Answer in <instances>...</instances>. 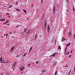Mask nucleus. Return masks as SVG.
<instances>
[{
  "mask_svg": "<svg viewBox=\"0 0 75 75\" xmlns=\"http://www.w3.org/2000/svg\"><path fill=\"white\" fill-rule=\"evenodd\" d=\"M9 22V21H6V22L5 23H4L3 24L4 25V24H7V23H8Z\"/></svg>",
  "mask_w": 75,
  "mask_h": 75,
  "instance_id": "9",
  "label": "nucleus"
},
{
  "mask_svg": "<svg viewBox=\"0 0 75 75\" xmlns=\"http://www.w3.org/2000/svg\"><path fill=\"white\" fill-rule=\"evenodd\" d=\"M32 47H30V49L29 51V53H30V52H31V50H32Z\"/></svg>",
  "mask_w": 75,
  "mask_h": 75,
  "instance_id": "12",
  "label": "nucleus"
},
{
  "mask_svg": "<svg viewBox=\"0 0 75 75\" xmlns=\"http://www.w3.org/2000/svg\"><path fill=\"white\" fill-rule=\"evenodd\" d=\"M12 51L13 50H12L11 49V52H12Z\"/></svg>",
  "mask_w": 75,
  "mask_h": 75,
  "instance_id": "46",
  "label": "nucleus"
},
{
  "mask_svg": "<svg viewBox=\"0 0 75 75\" xmlns=\"http://www.w3.org/2000/svg\"><path fill=\"white\" fill-rule=\"evenodd\" d=\"M8 25H9V24H8Z\"/></svg>",
  "mask_w": 75,
  "mask_h": 75,
  "instance_id": "53",
  "label": "nucleus"
},
{
  "mask_svg": "<svg viewBox=\"0 0 75 75\" xmlns=\"http://www.w3.org/2000/svg\"><path fill=\"white\" fill-rule=\"evenodd\" d=\"M7 35H8V34H6L4 35V38H7Z\"/></svg>",
  "mask_w": 75,
  "mask_h": 75,
  "instance_id": "5",
  "label": "nucleus"
},
{
  "mask_svg": "<svg viewBox=\"0 0 75 75\" xmlns=\"http://www.w3.org/2000/svg\"><path fill=\"white\" fill-rule=\"evenodd\" d=\"M62 40H63L64 41V40H65V39L64 38H62Z\"/></svg>",
  "mask_w": 75,
  "mask_h": 75,
  "instance_id": "30",
  "label": "nucleus"
},
{
  "mask_svg": "<svg viewBox=\"0 0 75 75\" xmlns=\"http://www.w3.org/2000/svg\"><path fill=\"white\" fill-rule=\"evenodd\" d=\"M59 50H61V46H59Z\"/></svg>",
  "mask_w": 75,
  "mask_h": 75,
  "instance_id": "18",
  "label": "nucleus"
},
{
  "mask_svg": "<svg viewBox=\"0 0 75 75\" xmlns=\"http://www.w3.org/2000/svg\"><path fill=\"white\" fill-rule=\"evenodd\" d=\"M44 15H43V16H44Z\"/></svg>",
  "mask_w": 75,
  "mask_h": 75,
  "instance_id": "57",
  "label": "nucleus"
},
{
  "mask_svg": "<svg viewBox=\"0 0 75 75\" xmlns=\"http://www.w3.org/2000/svg\"><path fill=\"white\" fill-rule=\"evenodd\" d=\"M33 5H32V7H33Z\"/></svg>",
  "mask_w": 75,
  "mask_h": 75,
  "instance_id": "49",
  "label": "nucleus"
},
{
  "mask_svg": "<svg viewBox=\"0 0 75 75\" xmlns=\"http://www.w3.org/2000/svg\"><path fill=\"white\" fill-rule=\"evenodd\" d=\"M26 0V1H27V0Z\"/></svg>",
  "mask_w": 75,
  "mask_h": 75,
  "instance_id": "59",
  "label": "nucleus"
},
{
  "mask_svg": "<svg viewBox=\"0 0 75 75\" xmlns=\"http://www.w3.org/2000/svg\"><path fill=\"white\" fill-rule=\"evenodd\" d=\"M16 66V62H15L13 63V64L12 65V68L13 69H14V68H15V67Z\"/></svg>",
  "mask_w": 75,
  "mask_h": 75,
  "instance_id": "2",
  "label": "nucleus"
},
{
  "mask_svg": "<svg viewBox=\"0 0 75 75\" xmlns=\"http://www.w3.org/2000/svg\"><path fill=\"white\" fill-rule=\"evenodd\" d=\"M11 7H12V6L10 5V6H9V8H11Z\"/></svg>",
  "mask_w": 75,
  "mask_h": 75,
  "instance_id": "29",
  "label": "nucleus"
},
{
  "mask_svg": "<svg viewBox=\"0 0 75 75\" xmlns=\"http://www.w3.org/2000/svg\"><path fill=\"white\" fill-rule=\"evenodd\" d=\"M44 15H45L44 14L43 16H44Z\"/></svg>",
  "mask_w": 75,
  "mask_h": 75,
  "instance_id": "54",
  "label": "nucleus"
},
{
  "mask_svg": "<svg viewBox=\"0 0 75 75\" xmlns=\"http://www.w3.org/2000/svg\"><path fill=\"white\" fill-rule=\"evenodd\" d=\"M8 60L7 62H4V60L2 59V58H0V62L1 63V62H3L4 63H7V62H8Z\"/></svg>",
  "mask_w": 75,
  "mask_h": 75,
  "instance_id": "1",
  "label": "nucleus"
},
{
  "mask_svg": "<svg viewBox=\"0 0 75 75\" xmlns=\"http://www.w3.org/2000/svg\"><path fill=\"white\" fill-rule=\"evenodd\" d=\"M11 37L12 38H14V36H12Z\"/></svg>",
  "mask_w": 75,
  "mask_h": 75,
  "instance_id": "37",
  "label": "nucleus"
},
{
  "mask_svg": "<svg viewBox=\"0 0 75 75\" xmlns=\"http://www.w3.org/2000/svg\"><path fill=\"white\" fill-rule=\"evenodd\" d=\"M68 67V65H66L65 66V67Z\"/></svg>",
  "mask_w": 75,
  "mask_h": 75,
  "instance_id": "38",
  "label": "nucleus"
},
{
  "mask_svg": "<svg viewBox=\"0 0 75 75\" xmlns=\"http://www.w3.org/2000/svg\"><path fill=\"white\" fill-rule=\"evenodd\" d=\"M68 54H69V52H68Z\"/></svg>",
  "mask_w": 75,
  "mask_h": 75,
  "instance_id": "43",
  "label": "nucleus"
},
{
  "mask_svg": "<svg viewBox=\"0 0 75 75\" xmlns=\"http://www.w3.org/2000/svg\"><path fill=\"white\" fill-rule=\"evenodd\" d=\"M30 32V31H29L28 32H27V34H28Z\"/></svg>",
  "mask_w": 75,
  "mask_h": 75,
  "instance_id": "32",
  "label": "nucleus"
},
{
  "mask_svg": "<svg viewBox=\"0 0 75 75\" xmlns=\"http://www.w3.org/2000/svg\"><path fill=\"white\" fill-rule=\"evenodd\" d=\"M72 51H71V52H70V53H72Z\"/></svg>",
  "mask_w": 75,
  "mask_h": 75,
  "instance_id": "40",
  "label": "nucleus"
},
{
  "mask_svg": "<svg viewBox=\"0 0 75 75\" xmlns=\"http://www.w3.org/2000/svg\"><path fill=\"white\" fill-rule=\"evenodd\" d=\"M71 56V55H70L69 56V58H70Z\"/></svg>",
  "mask_w": 75,
  "mask_h": 75,
  "instance_id": "27",
  "label": "nucleus"
},
{
  "mask_svg": "<svg viewBox=\"0 0 75 75\" xmlns=\"http://www.w3.org/2000/svg\"><path fill=\"white\" fill-rule=\"evenodd\" d=\"M30 32V31H29L28 32H27V34H28Z\"/></svg>",
  "mask_w": 75,
  "mask_h": 75,
  "instance_id": "34",
  "label": "nucleus"
},
{
  "mask_svg": "<svg viewBox=\"0 0 75 75\" xmlns=\"http://www.w3.org/2000/svg\"><path fill=\"white\" fill-rule=\"evenodd\" d=\"M44 25L45 28H46V26L47 25V23H46V22H45Z\"/></svg>",
  "mask_w": 75,
  "mask_h": 75,
  "instance_id": "13",
  "label": "nucleus"
},
{
  "mask_svg": "<svg viewBox=\"0 0 75 75\" xmlns=\"http://www.w3.org/2000/svg\"><path fill=\"white\" fill-rule=\"evenodd\" d=\"M16 4H17V3H16Z\"/></svg>",
  "mask_w": 75,
  "mask_h": 75,
  "instance_id": "55",
  "label": "nucleus"
},
{
  "mask_svg": "<svg viewBox=\"0 0 75 75\" xmlns=\"http://www.w3.org/2000/svg\"><path fill=\"white\" fill-rule=\"evenodd\" d=\"M69 36H71V32H69Z\"/></svg>",
  "mask_w": 75,
  "mask_h": 75,
  "instance_id": "17",
  "label": "nucleus"
},
{
  "mask_svg": "<svg viewBox=\"0 0 75 75\" xmlns=\"http://www.w3.org/2000/svg\"><path fill=\"white\" fill-rule=\"evenodd\" d=\"M67 11H68V10H67Z\"/></svg>",
  "mask_w": 75,
  "mask_h": 75,
  "instance_id": "52",
  "label": "nucleus"
},
{
  "mask_svg": "<svg viewBox=\"0 0 75 75\" xmlns=\"http://www.w3.org/2000/svg\"><path fill=\"white\" fill-rule=\"evenodd\" d=\"M75 69V66L74 67V70Z\"/></svg>",
  "mask_w": 75,
  "mask_h": 75,
  "instance_id": "44",
  "label": "nucleus"
},
{
  "mask_svg": "<svg viewBox=\"0 0 75 75\" xmlns=\"http://www.w3.org/2000/svg\"><path fill=\"white\" fill-rule=\"evenodd\" d=\"M69 45H70V42H69L68 44H67V47H68Z\"/></svg>",
  "mask_w": 75,
  "mask_h": 75,
  "instance_id": "14",
  "label": "nucleus"
},
{
  "mask_svg": "<svg viewBox=\"0 0 75 75\" xmlns=\"http://www.w3.org/2000/svg\"><path fill=\"white\" fill-rule=\"evenodd\" d=\"M24 69V67L23 66L22 67H21L20 68V70L21 71H23Z\"/></svg>",
  "mask_w": 75,
  "mask_h": 75,
  "instance_id": "4",
  "label": "nucleus"
},
{
  "mask_svg": "<svg viewBox=\"0 0 75 75\" xmlns=\"http://www.w3.org/2000/svg\"><path fill=\"white\" fill-rule=\"evenodd\" d=\"M16 28H18V26H16Z\"/></svg>",
  "mask_w": 75,
  "mask_h": 75,
  "instance_id": "42",
  "label": "nucleus"
},
{
  "mask_svg": "<svg viewBox=\"0 0 75 75\" xmlns=\"http://www.w3.org/2000/svg\"><path fill=\"white\" fill-rule=\"evenodd\" d=\"M67 46L66 47V49L64 50V53L65 55L67 54Z\"/></svg>",
  "mask_w": 75,
  "mask_h": 75,
  "instance_id": "7",
  "label": "nucleus"
},
{
  "mask_svg": "<svg viewBox=\"0 0 75 75\" xmlns=\"http://www.w3.org/2000/svg\"><path fill=\"white\" fill-rule=\"evenodd\" d=\"M28 67H30V64H28Z\"/></svg>",
  "mask_w": 75,
  "mask_h": 75,
  "instance_id": "35",
  "label": "nucleus"
},
{
  "mask_svg": "<svg viewBox=\"0 0 75 75\" xmlns=\"http://www.w3.org/2000/svg\"><path fill=\"white\" fill-rule=\"evenodd\" d=\"M6 14L7 15H9L10 14L9 13H6Z\"/></svg>",
  "mask_w": 75,
  "mask_h": 75,
  "instance_id": "25",
  "label": "nucleus"
},
{
  "mask_svg": "<svg viewBox=\"0 0 75 75\" xmlns=\"http://www.w3.org/2000/svg\"><path fill=\"white\" fill-rule=\"evenodd\" d=\"M46 72V71H45V70H43V71H42V73H44V72Z\"/></svg>",
  "mask_w": 75,
  "mask_h": 75,
  "instance_id": "21",
  "label": "nucleus"
},
{
  "mask_svg": "<svg viewBox=\"0 0 75 75\" xmlns=\"http://www.w3.org/2000/svg\"><path fill=\"white\" fill-rule=\"evenodd\" d=\"M27 31V29H24V31L23 33V35H25L26 34V32Z\"/></svg>",
  "mask_w": 75,
  "mask_h": 75,
  "instance_id": "3",
  "label": "nucleus"
},
{
  "mask_svg": "<svg viewBox=\"0 0 75 75\" xmlns=\"http://www.w3.org/2000/svg\"><path fill=\"white\" fill-rule=\"evenodd\" d=\"M16 4H17V3H16Z\"/></svg>",
  "mask_w": 75,
  "mask_h": 75,
  "instance_id": "56",
  "label": "nucleus"
},
{
  "mask_svg": "<svg viewBox=\"0 0 75 75\" xmlns=\"http://www.w3.org/2000/svg\"><path fill=\"white\" fill-rule=\"evenodd\" d=\"M70 75V74H68V75Z\"/></svg>",
  "mask_w": 75,
  "mask_h": 75,
  "instance_id": "51",
  "label": "nucleus"
},
{
  "mask_svg": "<svg viewBox=\"0 0 75 75\" xmlns=\"http://www.w3.org/2000/svg\"><path fill=\"white\" fill-rule=\"evenodd\" d=\"M50 31V26L49 25H47V32H49Z\"/></svg>",
  "mask_w": 75,
  "mask_h": 75,
  "instance_id": "8",
  "label": "nucleus"
},
{
  "mask_svg": "<svg viewBox=\"0 0 75 75\" xmlns=\"http://www.w3.org/2000/svg\"><path fill=\"white\" fill-rule=\"evenodd\" d=\"M23 11H24L25 13H27V11H26V10L25 9H23Z\"/></svg>",
  "mask_w": 75,
  "mask_h": 75,
  "instance_id": "15",
  "label": "nucleus"
},
{
  "mask_svg": "<svg viewBox=\"0 0 75 75\" xmlns=\"http://www.w3.org/2000/svg\"><path fill=\"white\" fill-rule=\"evenodd\" d=\"M57 74H58V72L57 71H56L54 75H57Z\"/></svg>",
  "mask_w": 75,
  "mask_h": 75,
  "instance_id": "16",
  "label": "nucleus"
},
{
  "mask_svg": "<svg viewBox=\"0 0 75 75\" xmlns=\"http://www.w3.org/2000/svg\"><path fill=\"white\" fill-rule=\"evenodd\" d=\"M73 10L74 11H75V8H74V6L73 7Z\"/></svg>",
  "mask_w": 75,
  "mask_h": 75,
  "instance_id": "24",
  "label": "nucleus"
},
{
  "mask_svg": "<svg viewBox=\"0 0 75 75\" xmlns=\"http://www.w3.org/2000/svg\"><path fill=\"white\" fill-rule=\"evenodd\" d=\"M55 6H54L53 9V13H55Z\"/></svg>",
  "mask_w": 75,
  "mask_h": 75,
  "instance_id": "10",
  "label": "nucleus"
},
{
  "mask_svg": "<svg viewBox=\"0 0 75 75\" xmlns=\"http://www.w3.org/2000/svg\"><path fill=\"white\" fill-rule=\"evenodd\" d=\"M43 1H44V0H41V3L42 4V3H43Z\"/></svg>",
  "mask_w": 75,
  "mask_h": 75,
  "instance_id": "28",
  "label": "nucleus"
},
{
  "mask_svg": "<svg viewBox=\"0 0 75 75\" xmlns=\"http://www.w3.org/2000/svg\"><path fill=\"white\" fill-rule=\"evenodd\" d=\"M1 75H3V74H1Z\"/></svg>",
  "mask_w": 75,
  "mask_h": 75,
  "instance_id": "50",
  "label": "nucleus"
},
{
  "mask_svg": "<svg viewBox=\"0 0 75 75\" xmlns=\"http://www.w3.org/2000/svg\"><path fill=\"white\" fill-rule=\"evenodd\" d=\"M74 38H75V34L74 35Z\"/></svg>",
  "mask_w": 75,
  "mask_h": 75,
  "instance_id": "48",
  "label": "nucleus"
},
{
  "mask_svg": "<svg viewBox=\"0 0 75 75\" xmlns=\"http://www.w3.org/2000/svg\"><path fill=\"white\" fill-rule=\"evenodd\" d=\"M10 34H12V33L11 32H10Z\"/></svg>",
  "mask_w": 75,
  "mask_h": 75,
  "instance_id": "41",
  "label": "nucleus"
},
{
  "mask_svg": "<svg viewBox=\"0 0 75 75\" xmlns=\"http://www.w3.org/2000/svg\"><path fill=\"white\" fill-rule=\"evenodd\" d=\"M14 46H13L12 47L11 49V50H13V49H14Z\"/></svg>",
  "mask_w": 75,
  "mask_h": 75,
  "instance_id": "19",
  "label": "nucleus"
},
{
  "mask_svg": "<svg viewBox=\"0 0 75 75\" xmlns=\"http://www.w3.org/2000/svg\"><path fill=\"white\" fill-rule=\"evenodd\" d=\"M0 21H5V19H0Z\"/></svg>",
  "mask_w": 75,
  "mask_h": 75,
  "instance_id": "11",
  "label": "nucleus"
},
{
  "mask_svg": "<svg viewBox=\"0 0 75 75\" xmlns=\"http://www.w3.org/2000/svg\"><path fill=\"white\" fill-rule=\"evenodd\" d=\"M8 17L10 18V16H8Z\"/></svg>",
  "mask_w": 75,
  "mask_h": 75,
  "instance_id": "39",
  "label": "nucleus"
},
{
  "mask_svg": "<svg viewBox=\"0 0 75 75\" xmlns=\"http://www.w3.org/2000/svg\"><path fill=\"white\" fill-rule=\"evenodd\" d=\"M71 70H70V71L69 72L68 74H70V73H71Z\"/></svg>",
  "mask_w": 75,
  "mask_h": 75,
  "instance_id": "26",
  "label": "nucleus"
},
{
  "mask_svg": "<svg viewBox=\"0 0 75 75\" xmlns=\"http://www.w3.org/2000/svg\"><path fill=\"white\" fill-rule=\"evenodd\" d=\"M38 62H39L38 61V62H36V64H38Z\"/></svg>",
  "mask_w": 75,
  "mask_h": 75,
  "instance_id": "31",
  "label": "nucleus"
},
{
  "mask_svg": "<svg viewBox=\"0 0 75 75\" xmlns=\"http://www.w3.org/2000/svg\"><path fill=\"white\" fill-rule=\"evenodd\" d=\"M66 1L67 2H68V0H66Z\"/></svg>",
  "mask_w": 75,
  "mask_h": 75,
  "instance_id": "45",
  "label": "nucleus"
},
{
  "mask_svg": "<svg viewBox=\"0 0 75 75\" xmlns=\"http://www.w3.org/2000/svg\"><path fill=\"white\" fill-rule=\"evenodd\" d=\"M0 17H1V16H0Z\"/></svg>",
  "mask_w": 75,
  "mask_h": 75,
  "instance_id": "58",
  "label": "nucleus"
},
{
  "mask_svg": "<svg viewBox=\"0 0 75 75\" xmlns=\"http://www.w3.org/2000/svg\"><path fill=\"white\" fill-rule=\"evenodd\" d=\"M3 36H1V38H3Z\"/></svg>",
  "mask_w": 75,
  "mask_h": 75,
  "instance_id": "36",
  "label": "nucleus"
},
{
  "mask_svg": "<svg viewBox=\"0 0 75 75\" xmlns=\"http://www.w3.org/2000/svg\"><path fill=\"white\" fill-rule=\"evenodd\" d=\"M16 10H17V11H20V10L18 9H17V8H16Z\"/></svg>",
  "mask_w": 75,
  "mask_h": 75,
  "instance_id": "22",
  "label": "nucleus"
},
{
  "mask_svg": "<svg viewBox=\"0 0 75 75\" xmlns=\"http://www.w3.org/2000/svg\"><path fill=\"white\" fill-rule=\"evenodd\" d=\"M37 35H35V40H36V38H37Z\"/></svg>",
  "mask_w": 75,
  "mask_h": 75,
  "instance_id": "20",
  "label": "nucleus"
},
{
  "mask_svg": "<svg viewBox=\"0 0 75 75\" xmlns=\"http://www.w3.org/2000/svg\"><path fill=\"white\" fill-rule=\"evenodd\" d=\"M55 54H57V53H54L51 56H50V57H55Z\"/></svg>",
  "mask_w": 75,
  "mask_h": 75,
  "instance_id": "6",
  "label": "nucleus"
},
{
  "mask_svg": "<svg viewBox=\"0 0 75 75\" xmlns=\"http://www.w3.org/2000/svg\"><path fill=\"white\" fill-rule=\"evenodd\" d=\"M16 57H18V55H17V56H16Z\"/></svg>",
  "mask_w": 75,
  "mask_h": 75,
  "instance_id": "47",
  "label": "nucleus"
},
{
  "mask_svg": "<svg viewBox=\"0 0 75 75\" xmlns=\"http://www.w3.org/2000/svg\"><path fill=\"white\" fill-rule=\"evenodd\" d=\"M30 32V31H29L28 32H27V34H28Z\"/></svg>",
  "mask_w": 75,
  "mask_h": 75,
  "instance_id": "33",
  "label": "nucleus"
},
{
  "mask_svg": "<svg viewBox=\"0 0 75 75\" xmlns=\"http://www.w3.org/2000/svg\"><path fill=\"white\" fill-rule=\"evenodd\" d=\"M27 55V54L26 53H25L23 56V57H24L25 56Z\"/></svg>",
  "mask_w": 75,
  "mask_h": 75,
  "instance_id": "23",
  "label": "nucleus"
}]
</instances>
